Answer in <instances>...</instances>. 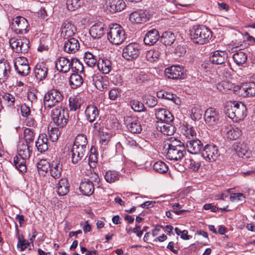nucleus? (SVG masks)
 <instances>
[{
  "mask_svg": "<svg viewBox=\"0 0 255 255\" xmlns=\"http://www.w3.org/2000/svg\"><path fill=\"white\" fill-rule=\"evenodd\" d=\"M83 83L82 76L78 74H72L69 79V84L73 89L80 87Z\"/></svg>",
  "mask_w": 255,
  "mask_h": 255,
  "instance_id": "79ce46f5",
  "label": "nucleus"
},
{
  "mask_svg": "<svg viewBox=\"0 0 255 255\" xmlns=\"http://www.w3.org/2000/svg\"><path fill=\"white\" fill-rule=\"evenodd\" d=\"M85 114L86 119L93 123L99 117V111L95 106L89 105L85 110Z\"/></svg>",
  "mask_w": 255,
  "mask_h": 255,
  "instance_id": "c756f323",
  "label": "nucleus"
},
{
  "mask_svg": "<svg viewBox=\"0 0 255 255\" xmlns=\"http://www.w3.org/2000/svg\"><path fill=\"white\" fill-rule=\"evenodd\" d=\"M161 52L159 49H153L147 51L146 58L147 61L150 62L157 61L160 57Z\"/></svg>",
  "mask_w": 255,
  "mask_h": 255,
  "instance_id": "09e8293b",
  "label": "nucleus"
},
{
  "mask_svg": "<svg viewBox=\"0 0 255 255\" xmlns=\"http://www.w3.org/2000/svg\"><path fill=\"white\" fill-rule=\"evenodd\" d=\"M203 144L201 141L197 139L188 140L186 143L188 151L193 154H198L203 148Z\"/></svg>",
  "mask_w": 255,
  "mask_h": 255,
  "instance_id": "aec40b11",
  "label": "nucleus"
},
{
  "mask_svg": "<svg viewBox=\"0 0 255 255\" xmlns=\"http://www.w3.org/2000/svg\"><path fill=\"white\" fill-rule=\"evenodd\" d=\"M29 41L26 38H12L9 40V44L15 52L27 53L29 48Z\"/></svg>",
  "mask_w": 255,
  "mask_h": 255,
  "instance_id": "6e6552de",
  "label": "nucleus"
},
{
  "mask_svg": "<svg viewBox=\"0 0 255 255\" xmlns=\"http://www.w3.org/2000/svg\"><path fill=\"white\" fill-rule=\"evenodd\" d=\"M228 53L225 51L217 50L212 53L210 60L212 63L220 65L217 69V74L219 77L224 79L231 78V70L228 62Z\"/></svg>",
  "mask_w": 255,
  "mask_h": 255,
  "instance_id": "f257e3e1",
  "label": "nucleus"
},
{
  "mask_svg": "<svg viewBox=\"0 0 255 255\" xmlns=\"http://www.w3.org/2000/svg\"><path fill=\"white\" fill-rule=\"evenodd\" d=\"M10 74L11 67L9 63L5 59L0 60V83L6 81Z\"/></svg>",
  "mask_w": 255,
  "mask_h": 255,
  "instance_id": "f3484780",
  "label": "nucleus"
},
{
  "mask_svg": "<svg viewBox=\"0 0 255 255\" xmlns=\"http://www.w3.org/2000/svg\"><path fill=\"white\" fill-rule=\"evenodd\" d=\"M87 143L88 140L86 136L83 134H78L76 136L72 146L88 149L87 147Z\"/></svg>",
  "mask_w": 255,
  "mask_h": 255,
  "instance_id": "37998d69",
  "label": "nucleus"
},
{
  "mask_svg": "<svg viewBox=\"0 0 255 255\" xmlns=\"http://www.w3.org/2000/svg\"><path fill=\"white\" fill-rule=\"evenodd\" d=\"M131 108L137 112H141L144 111L145 108L143 104L137 100H132L130 102Z\"/></svg>",
  "mask_w": 255,
  "mask_h": 255,
  "instance_id": "4d7b16f0",
  "label": "nucleus"
},
{
  "mask_svg": "<svg viewBox=\"0 0 255 255\" xmlns=\"http://www.w3.org/2000/svg\"><path fill=\"white\" fill-rule=\"evenodd\" d=\"M241 130L236 126H231L227 132V137L231 139L235 140L241 134Z\"/></svg>",
  "mask_w": 255,
  "mask_h": 255,
  "instance_id": "3c124183",
  "label": "nucleus"
},
{
  "mask_svg": "<svg viewBox=\"0 0 255 255\" xmlns=\"http://www.w3.org/2000/svg\"><path fill=\"white\" fill-rule=\"evenodd\" d=\"M83 0H67L66 6L68 10L74 11L83 4Z\"/></svg>",
  "mask_w": 255,
  "mask_h": 255,
  "instance_id": "864d4df0",
  "label": "nucleus"
},
{
  "mask_svg": "<svg viewBox=\"0 0 255 255\" xmlns=\"http://www.w3.org/2000/svg\"><path fill=\"white\" fill-rule=\"evenodd\" d=\"M120 176V173L115 170H109L106 172L104 176L106 181L110 183L119 180Z\"/></svg>",
  "mask_w": 255,
  "mask_h": 255,
  "instance_id": "49530a36",
  "label": "nucleus"
},
{
  "mask_svg": "<svg viewBox=\"0 0 255 255\" xmlns=\"http://www.w3.org/2000/svg\"><path fill=\"white\" fill-rule=\"evenodd\" d=\"M174 118L172 114L168 110L165 111L163 118L160 122L163 123H172L173 121Z\"/></svg>",
  "mask_w": 255,
  "mask_h": 255,
  "instance_id": "338daca9",
  "label": "nucleus"
},
{
  "mask_svg": "<svg viewBox=\"0 0 255 255\" xmlns=\"http://www.w3.org/2000/svg\"><path fill=\"white\" fill-rule=\"evenodd\" d=\"M140 46L135 42H131L123 49V57L127 60H132L137 58L140 53Z\"/></svg>",
  "mask_w": 255,
  "mask_h": 255,
  "instance_id": "0eeeda50",
  "label": "nucleus"
},
{
  "mask_svg": "<svg viewBox=\"0 0 255 255\" xmlns=\"http://www.w3.org/2000/svg\"><path fill=\"white\" fill-rule=\"evenodd\" d=\"M63 95L57 89L49 90L44 95L43 104L45 108L50 109L60 103L63 100Z\"/></svg>",
  "mask_w": 255,
  "mask_h": 255,
  "instance_id": "423d86ee",
  "label": "nucleus"
},
{
  "mask_svg": "<svg viewBox=\"0 0 255 255\" xmlns=\"http://www.w3.org/2000/svg\"><path fill=\"white\" fill-rule=\"evenodd\" d=\"M83 103V100L79 96L73 95L69 99V105L70 111H76L80 109Z\"/></svg>",
  "mask_w": 255,
  "mask_h": 255,
  "instance_id": "f704fd0d",
  "label": "nucleus"
},
{
  "mask_svg": "<svg viewBox=\"0 0 255 255\" xmlns=\"http://www.w3.org/2000/svg\"><path fill=\"white\" fill-rule=\"evenodd\" d=\"M165 73L166 76L169 79H181L183 75V69L179 66H172L167 68Z\"/></svg>",
  "mask_w": 255,
  "mask_h": 255,
  "instance_id": "6ab92c4d",
  "label": "nucleus"
},
{
  "mask_svg": "<svg viewBox=\"0 0 255 255\" xmlns=\"http://www.w3.org/2000/svg\"><path fill=\"white\" fill-rule=\"evenodd\" d=\"M120 96V92L116 88L111 89L109 93V97L112 100H116Z\"/></svg>",
  "mask_w": 255,
  "mask_h": 255,
  "instance_id": "774afa93",
  "label": "nucleus"
},
{
  "mask_svg": "<svg viewBox=\"0 0 255 255\" xmlns=\"http://www.w3.org/2000/svg\"><path fill=\"white\" fill-rule=\"evenodd\" d=\"M106 31V27L103 23H97L92 26L89 32L93 38L100 39L105 34Z\"/></svg>",
  "mask_w": 255,
  "mask_h": 255,
  "instance_id": "4be33fe9",
  "label": "nucleus"
},
{
  "mask_svg": "<svg viewBox=\"0 0 255 255\" xmlns=\"http://www.w3.org/2000/svg\"><path fill=\"white\" fill-rule=\"evenodd\" d=\"M50 173L54 179H58L61 176L62 165L60 161L53 160L50 164Z\"/></svg>",
  "mask_w": 255,
  "mask_h": 255,
  "instance_id": "c85d7f7f",
  "label": "nucleus"
},
{
  "mask_svg": "<svg viewBox=\"0 0 255 255\" xmlns=\"http://www.w3.org/2000/svg\"><path fill=\"white\" fill-rule=\"evenodd\" d=\"M159 38L158 30L156 29H152L145 34L143 41L145 45H152L158 40Z\"/></svg>",
  "mask_w": 255,
  "mask_h": 255,
  "instance_id": "bb28decb",
  "label": "nucleus"
},
{
  "mask_svg": "<svg viewBox=\"0 0 255 255\" xmlns=\"http://www.w3.org/2000/svg\"><path fill=\"white\" fill-rule=\"evenodd\" d=\"M220 118L219 111L213 108L207 109L204 114L205 121L209 126L213 127L218 125Z\"/></svg>",
  "mask_w": 255,
  "mask_h": 255,
  "instance_id": "f8f14e48",
  "label": "nucleus"
},
{
  "mask_svg": "<svg viewBox=\"0 0 255 255\" xmlns=\"http://www.w3.org/2000/svg\"><path fill=\"white\" fill-rule=\"evenodd\" d=\"M37 91L34 89H30L27 92V99L31 103H36L37 100Z\"/></svg>",
  "mask_w": 255,
  "mask_h": 255,
  "instance_id": "680f3d73",
  "label": "nucleus"
},
{
  "mask_svg": "<svg viewBox=\"0 0 255 255\" xmlns=\"http://www.w3.org/2000/svg\"><path fill=\"white\" fill-rule=\"evenodd\" d=\"M71 65L70 69L73 72L76 73V74L82 73L84 72V66L78 59H76L71 61Z\"/></svg>",
  "mask_w": 255,
  "mask_h": 255,
  "instance_id": "8fccbe9b",
  "label": "nucleus"
},
{
  "mask_svg": "<svg viewBox=\"0 0 255 255\" xmlns=\"http://www.w3.org/2000/svg\"><path fill=\"white\" fill-rule=\"evenodd\" d=\"M48 69L46 64L43 63H38L34 69V74L36 80L41 81L44 80L47 75Z\"/></svg>",
  "mask_w": 255,
  "mask_h": 255,
  "instance_id": "b1692460",
  "label": "nucleus"
},
{
  "mask_svg": "<svg viewBox=\"0 0 255 255\" xmlns=\"http://www.w3.org/2000/svg\"><path fill=\"white\" fill-rule=\"evenodd\" d=\"M174 33L170 31L163 32L160 37L161 41L165 45H171L175 40Z\"/></svg>",
  "mask_w": 255,
  "mask_h": 255,
  "instance_id": "58836bf2",
  "label": "nucleus"
},
{
  "mask_svg": "<svg viewBox=\"0 0 255 255\" xmlns=\"http://www.w3.org/2000/svg\"><path fill=\"white\" fill-rule=\"evenodd\" d=\"M59 134V130L57 128H52L49 131V139L52 142L56 141L58 139Z\"/></svg>",
  "mask_w": 255,
  "mask_h": 255,
  "instance_id": "e2e57ef3",
  "label": "nucleus"
},
{
  "mask_svg": "<svg viewBox=\"0 0 255 255\" xmlns=\"http://www.w3.org/2000/svg\"><path fill=\"white\" fill-rule=\"evenodd\" d=\"M2 98L4 101L7 103V105L8 106H13L15 102L14 97L9 94L6 93L2 96Z\"/></svg>",
  "mask_w": 255,
  "mask_h": 255,
  "instance_id": "69168bd1",
  "label": "nucleus"
},
{
  "mask_svg": "<svg viewBox=\"0 0 255 255\" xmlns=\"http://www.w3.org/2000/svg\"><path fill=\"white\" fill-rule=\"evenodd\" d=\"M157 96L159 98L171 100L177 105H178V102H180L179 99L176 95L169 92L160 91L157 93Z\"/></svg>",
  "mask_w": 255,
  "mask_h": 255,
  "instance_id": "de8ad7c7",
  "label": "nucleus"
},
{
  "mask_svg": "<svg viewBox=\"0 0 255 255\" xmlns=\"http://www.w3.org/2000/svg\"><path fill=\"white\" fill-rule=\"evenodd\" d=\"M233 149L239 157H243L247 152V146L243 142H235L233 145Z\"/></svg>",
  "mask_w": 255,
  "mask_h": 255,
  "instance_id": "a19ab883",
  "label": "nucleus"
},
{
  "mask_svg": "<svg viewBox=\"0 0 255 255\" xmlns=\"http://www.w3.org/2000/svg\"><path fill=\"white\" fill-rule=\"evenodd\" d=\"M51 116L55 125L59 128H62L68 122L69 111L62 106H57L51 111Z\"/></svg>",
  "mask_w": 255,
  "mask_h": 255,
  "instance_id": "39448f33",
  "label": "nucleus"
},
{
  "mask_svg": "<svg viewBox=\"0 0 255 255\" xmlns=\"http://www.w3.org/2000/svg\"><path fill=\"white\" fill-rule=\"evenodd\" d=\"M48 140V139L46 134L41 133L39 135L35 142V145L38 151L42 153L47 150L49 147Z\"/></svg>",
  "mask_w": 255,
  "mask_h": 255,
  "instance_id": "7c9ffc66",
  "label": "nucleus"
},
{
  "mask_svg": "<svg viewBox=\"0 0 255 255\" xmlns=\"http://www.w3.org/2000/svg\"><path fill=\"white\" fill-rule=\"evenodd\" d=\"M88 151V149L72 146L71 150L72 163L77 164L85 160L87 157Z\"/></svg>",
  "mask_w": 255,
  "mask_h": 255,
  "instance_id": "4468645a",
  "label": "nucleus"
},
{
  "mask_svg": "<svg viewBox=\"0 0 255 255\" xmlns=\"http://www.w3.org/2000/svg\"><path fill=\"white\" fill-rule=\"evenodd\" d=\"M93 84L97 89L103 91L107 88L108 81L106 77H103L100 74H94L92 77Z\"/></svg>",
  "mask_w": 255,
  "mask_h": 255,
  "instance_id": "393cba45",
  "label": "nucleus"
},
{
  "mask_svg": "<svg viewBox=\"0 0 255 255\" xmlns=\"http://www.w3.org/2000/svg\"><path fill=\"white\" fill-rule=\"evenodd\" d=\"M190 34L193 42L199 44L208 42L212 37L211 31L203 25L194 26Z\"/></svg>",
  "mask_w": 255,
  "mask_h": 255,
  "instance_id": "20e7f679",
  "label": "nucleus"
},
{
  "mask_svg": "<svg viewBox=\"0 0 255 255\" xmlns=\"http://www.w3.org/2000/svg\"><path fill=\"white\" fill-rule=\"evenodd\" d=\"M95 148L92 147L90 150V154L89 157V164L91 167L96 166L98 160L97 154L96 153Z\"/></svg>",
  "mask_w": 255,
  "mask_h": 255,
  "instance_id": "bf43d9fd",
  "label": "nucleus"
},
{
  "mask_svg": "<svg viewBox=\"0 0 255 255\" xmlns=\"http://www.w3.org/2000/svg\"><path fill=\"white\" fill-rule=\"evenodd\" d=\"M245 198L244 195L241 193H233L231 195L230 199L231 201H241L243 202Z\"/></svg>",
  "mask_w": 255,
  "mask_h": 255,
  "instance_id": "0e129e2a",
  "label": "nucleus"
},
{
  "mask_svg": "<svg viewBox=\"0 0 255 255\" xmlns=\"http://www.w3.org/2000/svg\"><path fill=\"white\" fill-rule=\"evenodd\" d=\"M35 133L33 129L26 128L24 130V142L31 143L34 140Z\"/></svg>",
  "mask_w": 255,
  "mask_h": 255,
  "instance_id": "13d9d810",
  "label": "nucleus"
},
{
  "mask_svg": "<svg viewBox=\"0 0 255 255\" xmlns=\"http://www.w3.org/2000/svg\"><path fill=\"white\" fill-rule=\"evenodd\" d=\"M182 133L190 140L193 139L196 137V132L194 127L188 124H183L181 126Z\"/></svg>",
  "mask_w": 255,
  "mask_h": 255,
  "instance_id": "c9c22d12",
  "label": "nucleus"
},
{
  "mask_svg": "<svg viewBox=\"0 0 255 255\" xmlns=\"http://www.w3.org/2000/svg\"><path fill=\"white\" fill-rule=\"evenodd\" d=\"M31 147L30 143L23 140L19 141L17 148L18 155L28 158L32 153Z\"/></svg>",
  "mask_w": 255,
  "mask_h": 255,
  "instance_id": "a878e982",
  "label": "nucleus"
},
{
  "mask_svg": "<svg viewBox=\"0 0 255 255\" xmlns=\"http://www.w3.org/2000/svg\"><path fill=\"white\" fill-rule=\"evenodd\" d=\"M76 31L75 26L68 21H65L61 27V36L65 39L73 37Z\"/></svg>",
  "mask_w": 255,
  "mask_h": 255,
  "instance_id": "dca6fc26",
  "label": "nucleus"
},
{
  "mask_svg": "<svg viewBox=\"0 0 255 255\" xmlns=\"http://www.w3.org/2000/svg\"><path fill=\"white\" fill-rule=\"evenodd\" d=\"M79 189L83 195L87 196L92 195L94 191L93 182L88 179H84L81 181Z\"/></svg>",
  "mask_w": 255,
  "mask_h": 255,
  "instance_id": "cd10ccee",
  "label": "nucleus"
},
{
  "mask_svg": "<svg viewBox=\"0 0 255 255\" xmlns=\"http://www.w3.org/2000/svg\"><path fill=\"white\" fill-rule=\"evenodd\" d=\"M219 77L222 81L218 83L217 88L220 92L222 93H228L231 91H237L238 90L240 91V87L238 86H235L229 81V80L231 79V77L227 79H224L222 77Z\"/></svg>",
  "mask_w": 255,
  "mask_h": 255,
  "instance_id": "2eb2a0df",
  "label": "nucleus"
},
{
  "mask_svg": "<svg viewBox=\"0 0 255 255\" xmlns=\"http://www.w3.org/2000/svg\"><path fill=\"white\" fill-rule=\"evenodd\" d=\"M220 155L218 149L214 145H206L202 152V156L209 162H213L216 160Z\"/></svg>",
  "mask_w": 255,
  "mask_h": 255,
  "instance_id": "9b49d317",
  "label": "nucleus"
},
{
  "mask_svg": "<svg viewBox=\"0 0 255 255\" xmlns=\"http://www.w3.org/2000/svg\"><path fill=\"white\" fill-rule=\"evenodd\" d=\"M172 147V148H176L180 147L182 148H185L184 144L183 142H182L180 140H177L176 138H173V137H171L169 140V142H167L165 144L164 148L166 147Z\"/></svg>",
  "mask_w": 255,
  "mask_h": 255,
  "instance_id": "6e6d98bb",
  "label": "nucleus"
},
{
  "mask_svg": "<svg viewBox=\"0 0 255 255\" xmlns=\"http://www.w3.org/2000/svg\"><path fill=\"white\" fill-rule=\"evenodd\" d=\"M110 10L113 12L120 11L126 7V3L123 0H110L109 1Z\"/></svg>",
  "mask_w": 255,
  "mask_h": 255,
  "instance_id": "e433bc0d",
  "label": "nucleus"
},
{
  "mask_svg": "<svg viewBox=\"0 0 255 255\" xmlns=\"http://www.w3.org/2000/svg\"><path fill=\"white\" fill-rule=\"evenodd\" d=\"M12 28L17 34H25L28 31V23L24 17L20 16L14 18L12 21Z\"/></svg>",
  "mask_w": 255,
  "mask_h": 255,
  "instance_id": "1a4fd4ad",
  "label": "nucleus"
},
{
  "mask_svg": "<svg viewBox=\"0 0 255 255\" xmlns=\"http://www.w3.org/2000/svg\"><path fill=\"white\" fill-rule=\"evenodd\" d=\"M243 91H245L246 96H255V82L251 81L246 83L240 87V92Z\"/></svg>",
  "mask_w": 255,
  "mask_h": 255,
  "instance_id": "4c0bfd02",
  "label": "nucleus"
},
{
  "mask_svg": "<svg viewBox=\"0 0 255 255\" xmlns=\"http://www.w3.org/2000/svg\"><path fill=\"white\" fill-rule=\"evenodd\" d=\"M247 54L242 51H239L236 52L233 56L234 62L239 66L245 64L247 60Z\"/></svg>",
  "mask_w": 255,
  "mask_h": 255,
  "instance_id": "c03bdc74",
  "label": "nucleus"
},
{
  "mask_svg": "<svg viewBox=\"0 0 255 255\" xmlns=\"http://www.w3.org/2000/svg\"><path fill=\"white\" fill-rule=\"evenodd\" d=\"M247 108L241 103L230 102L226 106V115L230 119L235 121L243 120L247 116Z\"/></svg>",
  "mask_w": 255,
  "mask_h": 255,
  "instance_id": "f03ea898",
  "label": "nucleus"
},
{
  "mask_svg": "<svg viewBox=\"0 0 255 255\" xmlns=\"http://www.w3.org/2000/svg\"><path fill=\"white\" fill-rule=\"evenodd\" d=\"M107 31V38L113 44L120 45L126 38L123 28L117 23L110 24Z\"/></svg>",
  "mask_w": 255,
  "mask_h": 255,
  "instance_id": "7ed1b4c3",
  "label": "nucleus"
},
{
  "mask_svg": "<svg viewBox=\"0 0 255 255\" xmlns=\"http://www.w3.org/2000/svg\"><path fill=\"white\" fill-rule=\"evenodd\" d=\"M97 67L99 70L105 74H109L112 69L111 61L105 57L99 58Z\"/></svg>",
  "mask_w": 255,
  "mask_h": 255,
  "instance_id": "2f4dec72",
  "label": "nucleus"
},
{
  "mask_svg": "<svg viewBox=\"0 0 255 255\" xmlns=\"http://www.w3.org/2000/svg\"><path fill=\"white\" fill-rule=\"evenodd\" d=\"M84 61L87 65L90 67H93L97 65L98 60L96 55L90 51L85 53Z\"/></svg>",
  "mask_w": 255,
  "mask_h": 255,
  "instance_id": "a18cd8bd",
  "label": "nucleus"
},
{
  "mask_svg": "<svg viewBox=\"0 0 255 255\" xmlns=\"http://www.w3.org/2000/svg\"><path fill=\"white\" fill-rule=\"evenodd\" d=\"M57 192L59 196L66 195L69 192V184L66 178H61L56 184Z\"/></svg>",
  "mask_w": 255,
  "mask_h": 255,
  "instance_id": "72a5a7b5",
  "label": "nucleus"
},
{
  "mask_svg": "<svg viewBox=\"0 0 255 255\" xmlns=\"http://www.w3.org/2000/svg\"><path fill=\"white\" fill-rule=\"evenodd\" d=\"M63 46L64 51L68 53H75L80 48L78 40L74 37L67 38Z\"/></svg>",
  "mask_w": 255,
  "mask_h": 255,
  "instance_id": "a211bd4d",
  "label": "nucleus"
},
{
  "mask_svg": "<svg viewBox=\"0 0 255 255\" xmlns=\"http://www.w3.org/2000/svg\"><path fill=\"white\" fill-rule=\"evenodd\" d=\"M129 19L132 23H142L146 21L148 17L145 11L140 10L131 13L129 16Z\"/></svg>",
  "mask_w": 255,
  "mask_h": 255,
  "instance_id": "5701e85b",
  "label": "nucleus"
},
{
  "mask_svg": "<svg viewBox=\"0 0 255 255\" xmlns=\"http://www.w3.org/2000/svg\"><path fill=\"white\" fill-rule=\"evenodd\" d=\"M27 158L19 155L15 156L13 158V163L16 168L21 172H25L26 171L25 159Z\"/></svg>",
  "mask_w": 255,
  "mask_h": 255,
  "instance_id": "ea45409f",
  "label": "nucleus"
},
{
  "mask_svg": "<svg viewBox=\"0 0 255 255\" xmlns=\"http://www.w3.org/2000/svg\"><path fill=\"white\" fill-rule=\"evenodd\" d=\"M153 169L161 174L166 173L168 169L167 165L161 161L156 162L153 165Z\"/></svg>",
  "mask_w": 255,
  "mask_h": 255,
  "instance_id": "603ef678",
  "label": "nucleus"
},
{
  "mask_svg": "<svg viewBox=\"0 0 255 255\" xmlns=\"http://www.w3.org/2000/svg\"><path fill=\"white\" fill-rule=\"evenodd\" d=\"M71 62L67 58L60 57L55 61V67L59 72L65 73L70 70Z\"/></svg>",
  "mask_w": 255,
  "mask_h": 255,
  "instance_id": "412c9836",
  "label": "nucleus"
},
{
  "mask_svg": "<svg viewBox=\"0 0 255 255\" xmlns=\"http://www.w3.org/2000/svg\"><path fill=\"white\" fill-rule=\"evenodd\" d=\"M124 124L128 129L133 133H139L142 130L138 119L136 117L126 116L124 118Z\"/></svg>",
  "mask_w": 255,
  "mask_h": 255,
  "instance_id": "9d476101",
  "label": "nucleus"
},
{
  "mask_svg": "<svg viewBox=\"0 0 255 255\" xmlns=\"http://www.w3.org/2000/svg\"><path fill=\"white\" fill-rule=\"evenodd\" d=\"M186 164L189 168L194 171L198 170L200 166L199 161H195L193 159H187Z\"/></svg>",
  "mask_w": 255,
  "mask_h": 255,
  "instance_id": "052dcab7",
  "label": "nucleus"
},
{
  "mask_svg": "<svg viewBox=\"0 0 255 255\" xmlns=\"http://www.w3.org/2000/svg\"><path fill=\"white\" fill-rule=\"evenodd\" d=\"M157 128L164 134L171 135L174 133L175 128L171 123L159 122Z\"/></svg>",
  "mask_w": 255,
  "mask_h": 255,
  "instance_id": "473e14b6",
  "label": "nucleus"
},
{
  "mask_svg": "<svg viewBox=\"0 0 255 255\" xmlns=\"http://www.w3.org/2000/svg\"><path fill=\"white\" fill-rule=\"evenodd\" d=\"M14 68L17 73L22 76H26L28 75L30 70L29 64H24L22 66L20 65L14 66Z\"/></svg>",
  "mask_w": 255,
  "mask_h": 255,
  "instance_id": "5fc2aeb1",
  "label": "nucleus"
},
{
  "mask_svg": "<svg viewBox=\"0 0 255 255\" xmlns=\"http://www.w3.org/2000/svg\"><path fill=\"white\" fill-rule=\"evenodd\" d=\"M186 151L185 148L182 147H166L165 148V156L167 158L171 160L177 161L181 159Z\"/></svg>",
  "mask_w": 255,
  "mask_h": 255,
  "instance_id": "ddd939ff",
  "label": "nucleus"
}]
</instances>
